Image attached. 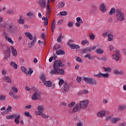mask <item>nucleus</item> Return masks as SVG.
Listing matches in <instances>:
<instances>
[{
    "label": "nucleus",
    "mask_w": 126,
    "mask_h": 126,
    "mask_svg": "<svg viewBox=\"0 0 126 126\" xmlns=\"http://www.w3.org/2000/svg\"><path fill=\"white\" fill-rule=\"evenodd\" d=\"M112 57H113V59L114 60V61H119V56L116 55H113L112 56Z\"/></svg>",
    "instance_id": "obj_39"
},
{
    "label": "nucleus",
    "mask_w": 126,
    "mask_h": 126,
    "mask_svg": "<svg viewBox=\"0 0 126 126\" xmlns=\"http://www.w3.org/2000/svg\"><path fill=\"white\" fill-rule=\"evenodd\" d=\"M60 66H61V67H64V64H63L61 61H55L53 64V67L54 69H51V72H50L51 75H54V74L57 73V69L58 67H60Z\"/></svg>",
    "instance_id": "obj_1"
},
{
    "label": "nucleus",
    "mask_w": 126,
    "mask_h": 126,
    "mask_svg": "<svg viewBox=\"0 0 126 126\" xmlns=\"http://www.w3.org/2000/svg\"><path fill=\"white\" fill-rule=\"evenodd\" d=\"M56 28V25L52 24L51 25V30L52 33H54V30H55V29Z\"/></svg>",
    "instance_id": "obj_51"
},
{
    "label": "nucleus",
    "mask_w": 126,
    "mask_h": 126,
    "mask_svg": "<svg viewBox=\"0 0 126 126\" xmlns=\"http://www.w3.org/2000/svg\"><path fill=\"white\" fill-rule=\"evenodd\" d=\"M41 36L42 39H43V40L44 41H45L46 40V37L45 36V34L44 33H42V34H41Z\"/></svg>",
    "instance_id": "obj_61"
},
{
    "label": "nucleus",
    "mask_w": 126,
    "mask_h": 126,
    "mask_svg": "<svg viewBox=\"0 0 126 126\" xmlns=\"http://www.w3.org/2000/svg\"><path fill=\"white\" fill-rule=\"evenodd\" d=\"M25 34L27 37H28L29 40H33V35L30 32H25Z\"/></svg>",
    "instance_id": "obj_18"
},
{
    "label": "nucleus",
    "mask_w": 126,
    "mask_h": 126,
    "mask_svg": "<svg viewBox=\"0 0 126 126\" xmlns=\"http://www.w3.org/2000/svg\"><path fill=\"white\" fill-rule=\"evenodd\" d=\"M39 3L42 8L46 7V0H39Z\"/></svg>",
    "instance_id": "obj_10"
},
{
    "label": "nucleus",
    "mask_w": 126,
    "mask_h": 126,
    "mask_svg": "<svg viewBox=\"0 0 126 126\" xmlns=\"http://www.w3.org/2000/svg\"><path fill=\"white\" fill-rule=\"evenodd\" d=\"M81 52L82 54H88V53H90V52H92V48L86 47V48L82 50Z\"/></svg>",
    "instance_id": "obj_9"
},
{
    "label": "nucleus",
    "mask_w": 126,
    "mask_h": 126,
    "mask_svg": "<svg viewBox=\"0 0 126 126\" xmlns=\"http://www.w3.org/2000/svg\"><path fill=\"white\" fill-rule=\"evenodd\" d=\"M11 49L12 50V53L14 57H16L17 56V51L16 49H14L13 46H10Z\"/></svg>",
    "instance_id": "obj_17"
},
{
    "label": "nucleus",
    "mask_w": 126,
    "mask_h": 126,
    "mask_svg": "<svg viewBox=\"0 0 126 126\" xmlns=\"http://www.w3.org/2000/svg\"><path fill=\"white\" fill-rule=\"evenodd\" d=\"M25 115L26 117H29V118H32V116H31V115H30V113L27 112L25 113Z\"/></svg>",
    "instance_id": "obj_52"
},
{
    "label": "nucleus",
    "mask_w": 126,
    "mask_h": 126,
    "mask_svg": "<svg viewBox=\"0 0 126 126\" xmlns=\"http://www.w3.org/2000/svg\"><path fill=\"white\" fill-rule=\"evenodd\" d=\"M116 12V9L115 8H112L110 12L108 13L109 15H113Z\"/></svg>",
    "instance_id": "obj_30"
},
{
    "label": "nucleus",
    "mask_w": 126,
    "mask_h": 126,
    "mask_svg": "<svg viewBox=\"0 0 126 126\" xmlns=\"http://www.w3.org/2000/svg\"><path fill=\"white\" fill-rule=\"evenodd\" d=\"M61 92H63V93H65L67 92L69 90V86L68 85V84L67 83H66L64 85H63V87L61 88Z\"/></svg>",
    "instance_id": "obj_6"
},
{
    "label": "nucleus",
    "mask_w": 126,
    "mask_h": 126,
    "mask_svg": "<svg viewBox=\"0 0 126 126\" xmlns=\"http://www.w3.org/2000/svg\"><path fill=\"white\" fill-rule=\"evenodd\" d=\"M26 75H30V74H32L33 73V70H32V68H30L29 71L26 73Z\"/></svg>",
    "instance_id": "obj_40"
},
{
    "label": "nucleus",
    "mask_w": 126,
    "mask_h": 126,
    "mask_svg": "<svg viewBox=\"0 0 126 126\" xmlns=\"http://www.w3.org/2000/svg\"><path fill=\"white\" fill-rule=\"evenodd\" d=\"M81 79H82V77L78 76L77 77L76 79L77 82H78V83H80V82H81Z\"/></svg>",
    "instance_id": "obj_55"
},
{
    "label": "nucleus",
    "mask_w": 126,
    "mask_h": 126,
    "mask_svg": "<svg viewBox=\"0 0 126 126\" xmlns=\"http://www.w3.org/2000/svg\"><path fill=\"white\" fill-rule=\"evenodd\" d=\"M2 75H5L6 74V71L4 69H2L1 71Z\"/></svg>",
    "instance_id": "obj_62"
},
{
    "label": "nucleus",
    "mask_w": 126,
    "mask_h": 126,
    "mask_svg": "<svg viewBox=\"0 0 126 126\" xmlns=\"http://www.w3.org/2000/svg\"><path fill=\"white\" fill-rule=\"evenodd\" d=\"M75 59L77 62H78L79 63H82V59H81V58H80V57H75Z\"/></svg>",
    "instance_id": "obj_47"
},
{
    "label": "nucleus",
    "mask_w": 126,
    "mask_h": 126,
    "mask_svg": "<svg viewBox=\"0 0 126 126\" xmlns=\"http://www.w3.org/2000/svg\"><path fill=\"white\" fill-rule=\"evenodd\" d=\"M59 68L60 67H58L57 69V74H59V75H63L64 74V70Z\"/></svg>",
    "instance_id": "obj_15"
},
{
    "label": "nucleus",
    "mask_w": 126,
    "mask_h": 126,
    "mask_svg": "<svg viewBox=\"0 0 126 126\" xmlns=\"http://www.w3.org/2000/svg\"><path fill=\"white\" fill-rule=\"evenodd\" d=\"M59 15H61V16H65V15H67V12L65 11H63L62 12H60L59 13Z\"/></svg>",
    "instance_id": "obj_38"
},
{
    "label": "nucleus",
    "mask_w": 126,
    "mask_h": 126,
    "mask_svg": "<svg viewBox=\"0 0 126 126\" xmlns=\"http://www.w3.org/2000/svg\"><path fill=\"white\" fill-rule=\"evenodd\" d=\"M27 16H28L30 18H32L34 16V13L32 12H29L27 14Z\"/></svg>",
    "instance_id": "obj_36"
},
{
    "label": "nucleus",
    "mask_w": 126,
    "mask_h": 126,
    "mask_svg": "<svg viewBox=\"0 0 126 126\" xmlns=\"http://www.w3.org/2000/svg\"><path fill=\"white\" fill-rule=\"evenodd\" d=\"M21 69L22 71H23V72H25V73H26V72L27 71V69H26V68L24 66H23L21 68Z\"/></svg>",
    "instance_id": "obj_54"
},
{
    "label": "nucleus",
    "mask_w": 126,
    "mask_h": 126,
    "mask_svg": "<svg viewBox=\"0 0 126 126\" xmlns=\"http://www.w3.org/2000/svg\"><path fill=\"white\" fill-rule=\"evenodd\" d=\"M126 105H120L118 106V111H124L126 110Z\"/></svg>",
    "instance_id": "obj_24"
},
{
    "label": "nucleus",
    "mask_w": 126,
    "mask_h": 126,
    "mask_svg": "<svg viewBox=\"0 0 126 126\" xmlns=\"http://www.w3.org/2000/svg\"><path fill=\"white\" fill-rule=\"evenodd\" d=\"M44 83V85L46 86L47 87H52V82L51 81H48L47 82L45 81V82Z\"/></svg>",
    "instance_id": "obj_25"
},
{
    "label": "nucleus",
    "mask_w": 126,
    "mask_h": 126,
    "mask_svg": "<svg viewBox=\"0 0 126 126\" xmlns=\"http://www.w3.org/2000/svg\"><path fill=\"white\" fill-rule=\"evenodd\" d=\"M89 101L88 100H84L80 102L79 106L81 109H86L88 106Z\"/></svg>",
    "instance_id": "obj_5"
},
{
    "label": "nucleus",
    "mask_w": 126,
    "mask_h": 126,
    "mask_svg": "<svg viewBox=\"0 0 126 126\" xmlns=\"http://www.w3.org/2000/svg\"><path fill=\"white\" fill-rule=\"evenodd\" d=\"M37 40V38H36V36H34L33 39V41H32L31 43H30V45L29 46L30 48H32V46H34V44H35V43H36V41Z\"/></svg>",
    "instance_id": "obj_22"
},
{
    "label": "nucleus",
    "mask_w": 126,
    "mask_h": 126,
    "mask_svg": "<svg viewBox=\"0 0 126 126\" xmlns=\"http://www.w3.org/2000/svg\"><path fill=\"white\" fill-rule=\"evenodd\" d=\"M105 115H106V111L102 110L97 113V117H98V118H103Z\"/></svg>",
    "instance_id": "obj_14"
},
{
    "label": "nucleus",
    "mask_w": 126,
    "mask_h": 126,
    "mask_svg": "<svg viewBox=\"0 0 126 126\" xmlns=\"http://www.w3.org/2000/svg\"><path fill=\"white\" fill-rule=\"evenodd\" d=\"M39 99H41V94H40V92H36L32 96V99L39 100Z\"/></svg>",
    "instance_id": "obj_7"
},
{
    "label": "nucleus",
    "mask_w": 126,
    "mask_h": 126,
    "mask_svg": "<svg viewBox=\"0 0 126 126\" xmlns=\"http://www.w3.org/2000/svg\"><path fill=\"white\" fill-rule=\"evenodd\" d=\"M84 57H85V59H87V58H88V59L90 60V61L91 60H93L94 59V57L91 56V55L90 54H87Z\"/></svg>",
    "instance_id": "obj_35"
},
{
    "label": "nucleus",
    "mask_w": 126,
    "mask_h": 126,
    "mask_svg": "<svg viewBox=\"0 0 126 126\" xmlns=\"http://www.w3.org/2000/svg\"><path fill=\"white\" fill-rule=\"evenodd\" d=\"M100 10L101 11L102 13H105L106 12L107 9H106V6L104 4L102 3L100 6Z\"/></svg>",
    "instance_id": "obj_12"
},
{
    "label": "nucleus",
    "mask_w": 126,
    "mask_h": 126,
    "mask_svg": "<svg viewBox=\"0 0 126 126\" xmlns=\"http://www.w3.org/2000/svg\"><path fill=\"white\" fill-rule=\"evenodd\" d=\"M119 126H126V124L125 123H122L119 124Z\"/></svg>",
    "instance_id": "obj_64"
},
{
    "label": "nucleus",
    "mask_w": 126,
    "mask_h": 126,
    "mask_svg": "<svg viewBox=\"0 0 126 126\" xmlns=\"http://www.w3.org/2000/svg\"><path fill=\"white\" fill-rule=\"evenodd\" d=\"M1 27H6L7 29H8L9 32H13L16 31V27L15 26H13V24L12 23L10 22H7V23H6L5 24H2L1 25Z\"/></svg>",
    "instance_id": "obj_2"
},
{
    "label": "nucleus",
    "mask_w": 126,
    "mask_h": 126,
    "mask_svg": "<svg viewBox=\"0 0 126 126\" xmlns=\"http://www.w3.org/2000/svg\"><path fill=\"white\" fill-rule=\"evenodd\" d=\"M10 65L12 66H13L14 68L15 69H17V67H18V66H17V64H16V63H15V62H13V61H12L11 62V63H10Z\"/></svg>",
    "instance_id": "obj_34"
},
{
    "label": "nucleus",
    "mask_w": 126,
    "mask_h": 126,
    "mask_svg": "<svg viewBox=\"0 0 126 126\" xmlns=\"http://www.w3.org/2000/svg\"><path fill=\"white\" fill-rule=\"evenodd\" d=\"M40 79H41V80H42L43 83L44 82H46V77L44 74H42L41 75Z\"/></svg>",
    "instance_id": "obj_27"
},
{
    "label": "nucleus",
    "mask_w": 126,
    "mask_h": 126,
    "mask_svg": "<svg viewBox=\"0 0 126 126\" xmlns=\"http://www.w3.org/2000/svg\"><path fill=\"white\" fill-rule=\"evenodd\" d=\"M75 105V102H72L70 104H68V108H71V107H73Z\"/></svg>",
    "instance_id": "obj_50"
},
{
    "label": "nucleus",
    "mask_w": 126,
    "mask_h": 126,
    "mask_svg": "<svg viewBox=\"0 0 126 126\" xmlns=\"http://www.w3.org/2000/svg\"><path fill=\"white\" fill-rule=\"evenodd\" d=\"M76 21L79 23H83V21H82V19H81V17H77Z\"/></svg>",
    "instance_id": "obj_43"
},
{
    "label": "nucleus",
    "mask_w": 126,
    "mask_h": 126,
    "mask_svg": "<svg viewBox=\"0 0 126 126\" xmlns=\"http://www.w3.org/2000/svg\"><path fill=\"white\" fill-rule=\"evenodd\" d=\"M69 47L72 49V50L80 48V46H79V45L75 44H69Z\"/></svg>",
    "instance_id": "obj_13"
},
{
    "label": "nucleus",
    "mask_w": 126,
    "mask_h": 126,
    "mask_svg": "<svg viewBox=\"0 0 126 126\" xmlns=\"http://www.w3.org/2000/svg\"><path fill=\"white\" fill-rule=\"evenodd\" d=\"M10 54H11V52H10V48H7L6 55L7 57L6 58H9L10 57Z\"/></svg>",
    "instance_id": "obj_29"
},
{
    "label": "nucleus",
    "mask_w": 126,
    "mask_h": 126,
    "mask_svg": "<svg viewBox=\"0 0 126 126\" xmlns=\"http://www.w3.org/2000/svg\"><path fill=\"white\" fill-rule=\"evenodd\" d=\"M57 42L58 43H61V42H62V32L61 33V34L59 35L58 38L57 39Z\"/></svg>",
    "instance_id": "obj_48"
},
{
    "label": "nucleus",
    "mask_w": 126,
    "mask_h": 126,
    "mask_svg": "<svg viewBox=\"0 0 126 126\" xmlns=\"http://www.w3.org/2000/svg\"><path fill=\"white\" fill-rule=\"evenodd\" d=\"M57 55H61V56H63V55H65V52L63 50H59L56 51Z\"/></svg>",
    "instance_id": "obj_20"
},
{
    "label": "nucleus",
    "mask_w": 126,
    "mask_h": 126,
    "mask_svg": "<svg viewBox=\"0 0 126 126\" xmlns=\"http://www.w3.org/2000/svg\"><path fill=\"white\" fill-rule=\"evenodd\" d=\"M38 116H41L44 119H48L49 115L46 116V115L41 113V114H39Z\"/></svg>",
    "instance_id": "obj_46"
},
{
    "label": "nucleus",
    "mask_w": 126,
    "mask_h": 126,
    "mask_svg": "<svg viewBox=\"0 0 126 126\" xmlns=\"http://www.w3.org/2000/svg\"><path fill=\"white\" fill-rule=\"evenodd\" d=\"M19 24H24V19H22V16H19V19L18 21Z\"/></svg>",
    "instance_id": "obj_26"
},
{
    "label": "nucleus",
    "mask_w": 126,
    "mask_h": 126,
    "mask_svg": "<svg viewBox=\"0 0 126 126\" xmlns=\"http://www.w3.org/2000/svg\"><path fill=\"white\" fill-rule=\"evenodd\" d=\"M68 27H72V26H73V23H72V22H69L68 23Z\"/></svg>",
    "instance_id": "obj_60"
},
{
    "label": "nucleus",
    "mask_w": 126,
    "mask_h": 126,
    "mask_svg": "<svg viewBox=\"0 0 126 126\" xmlns=\"http://www.w3.org/2000/svg\"><path fill=\"white\" fill-rule=\"evenodd\" d=\"M90 37L91 40H95V35L93 33H90Z\"/></svg>",
    "instance_id": "obj_49"
},
{
    "label": "nucleus",
    "mask_w": 126,
    "mask_h": 126,
    "mask_svg": "<svg viewBox=\"0 0 126 126\" xmlns=\"http://www.w3.org/2000/svg\"><path fill=\"white\" fill-rule=\"evenodd\" d=\"M37 110L38 111L35 112L36 115L39 116V115H42L43 112H44V107L43 106H38L37 107Z\"/></svg>",
    "instance_id": "obj_8"
},
{
    "label": "nucleus",
    "mask_w": 126,
    "mask_h": 126,
    "mask_svg": "<svg viewBox=\"0 0 126 126\" xmlns=\"http://www.w3.org/2000/svg\"><path fill=\"white\" fill-rule=\"evenodd\" d=\"M5 39L6 40H7V41H8V42H9L11 44H13V41H12V39H11V38L8 36H5Z\"/></svg>",
    "instance_id": "obj_37"
},
{
    "label": "nucleus",
    "mask_w": 126,
    "mask_h": 126,
    "mask_svg": "<svg viewBox=\"0 0 126 126\" xmlns=\"http://www.w3.org/2000/svg\"><path fill=\"white\" fill-rule=\"evenodd\" d=\"M3 80H4V81H5V82H8V83H11V80L10 79V77L8 76L3 77Z\"/></svg>",
    "instance_id": "obj_16"
},
{
    "label": "nucleus",
    "mask_w": 126,
    "mask_h": 126,
    "mask_svg": "<svg viewBox=\"0 0 126 126\" xmlns=\"http://www.w3.org/2000/svg\"><path fill=\"white\" fill-rule=\"evenodd\" d=\"M116 16L117 20L119 21H124L125 20V14L121 11H116Z\"/></svg>",
    "instance_id": "obj_4"
},
{
    "label": "nucleus",
    "mask_w": 126,
    "mask_h": 126,
    "mask_svg": "<svg viewBox=\"0 0 126 126\" xmlns=\"http://www.w3.org/2000/svg\"><path fill=\"white\" fill-rule=\"evenodd\" d=\"M108 41H113V35H112L111 34H109L108 35Z\"/></svg>",
    "instance_id": "obj_44"
},
{
    "label": "nucleus",
    "mask_w": 126,
    "mask_h": 126,
    "mask_svg": "<svg viewBox=\"0 0 126 126\" xmlns=\"http://www.w3.org/2000/svg\"><path fill=\"white\" fill-rule=\"evenodd\" d=\"M80 109H81V108L79 106V104H77L74 106L72 112L73 113H76L77 112H79V111H80Z\"/></svg>",
    "instance_id": "obj_11"
},
{
    "label": "nucleus",
    "mask_w": 126,
    "mask_h": 126,
    "mask_svg": "<svg viewBox=\"0 0 126 126\" xmlns=\"http://www.w3.org/2000/svg\"><path fill=\"white\" fill-rule=\"evenodd\" d=\"M95 53L96 54H98V55H102V54L104 53V50H102L100 48H98L96 50Z\"/></svg>",
    "instance_id": "obj_28"
},
{
    "label": "nucleus",
    "mask_w": 126,
    "mask_h": 126,
    "mask_svg": "<svg viewBox=\"0 0 126 126\" xmlns=\"http://www.w3.org/2000/svg\"><path fill=\"white\" fill-rule=\"evenodd\" d=\"M87 40H86V39L82 40L81 42L82 45H86V44H87Z\"/></svg>",
    "instance_id": "obj_59"
},
{
    "label": "nucleus",
    "mask_w": 126,
    "mask_h": 126,
    "mask_svg": "<svg viewBox=\"0 0 126 126\" xmlns=\"http://www.w3.org/2000/svg\"><path fill=\"white\" fill-rule=\"evenodd\" d=\"M6 97L5 95L1 94L0 95V100H4Z\"/></svg>",
    "instance_id": "obj_57"
},
{
    "label": "nucleus",
    "mask_w": 126,
    "mask_h": 126,
    "mask_svg": "<svg viewBox=\"0 0 126 126\" xmlns=\"http://www.w3.org/2000/svg\"><path fill=\"white\" fill-rule=\"evenodd\" d=\"M64 7V2L62 1L60 2L58 4V8H63V7Z\"/></svg>",
    "instance_id": "obj_23"
},
{
    "label": "nucleus",
    "mask_w": 126,
    "mask_h": 126,
    "mask_svg": "<svg viewBox=\"0 0 126 126\" xmlns=\"http://www.w3.org/2000/svg\"><path fill=\"white\" fill-rule=\"evenodd\" d=\"M8 13L9 14H13V13H14V9H12V10H9L7 11Z\"/></svg>",
    "instance_id": "obj_56"
},
{
    "label": "nucleus",
    "mask_w": 126,
    "mask_h": 126,
    "mask_svg": "<svg viewBox=\"0 0 126 126\" xmlns=\"http://www.w3.org/2000/svg\"><path fill=\"white\" fill-rule=\"evenodd\" d=\"M66 83V82H64V81L63 79H61L59 82V86H63V85H64Z\"/></svg>",
    "instance_id": "obj_31"
},
{
    "label": "nucleus",
    "mask_w": 126,
    "mask_h": 126,
    "mask_svg": "<svg viewBox=\"0 0 126 126\" xmlns=\"http://www.w3.org/2000/svg\"><path fill=\"white\" fill-rule=\"evenodd\" d=\"M94 76L95 77H97L98 78H100V77H102V73H99L98 74H94Z\"/></svg>",
    "instance_id": "obj_45"
},
{
    "label": "nucleus",
    "mask_w": 126,
    "mask_h": 126,
    "mask_svg": "<svg viewBox=\"0 0 126 126\" xmlns=\"http://www.w3.org/2000/svg\"><path fill=\"white\" fill-rule=\"evenodd\" d=\"M12 90L14 91V92H15V93H17V92H18V90H17V88L15 87H13L12 89Z\"/></svg>",
    "instance_id": "obj_58"
},
{
    "label": "nucleus",
    "mask_w": 126,
    "mask_h": 126,
    "mask_svg": "<svg viewBox=\"0 0 126 126\" xmlns=\"http://www.w3.org/2000/svg\"><path fill=\"white\" fill-rule=\"evenodd\" d=\"M109 50L110 51H114V46H113L112 45H110L109 46Z\"/></svg>",
    "instance_id": "obj_63"
},
{
    "label": "nucleus",
    "mask_w": 126,
    "mask_h": 126,
    "mask_svg": "<svg viewBox=\"0 0 126 126\" xmlns=\"http://www.w3.org/2000/svg\"><path fill=\"white\" fill-rule=\"evenodd\" d=\"M20 119V115H18L17 117H16V118L15 119V120H14L15 124H16L17 125H18V124H19Z\"/></svg>",
    "instance_id": "obj_32"
},
{
    "label": "nucleus",
    "mask_w": 126,
    "mask_h": 126,
    "mask_svg": "<svg viewBox=\"0 0 126 126\" xmlns=\"http://www.w3.org/2000/svg\"><path fill=\"white\" fill-rule=\"evenodd\" d=\"M101 77H104V78H108V77H109V74H108V73H101Z\"/></svg>",
    "instance_id": "obj_41"
},
{
    "label": "nucleus",
    "mask_w": 126,
    "mask_h": 126,
    "mask_svg": "<svg viewBox=\"0 0 126 126\" xmlns=\"http://www.w3.org/2000/svg\"><path fill=\"white\" fill-rule=\"evenodd\" d=\"M120 121H121V118H114L111 119V122L112 124H117V123Z\"/></svg>",
    "instance_id": "obj_19"
},
{
    "label": "nucleus",
    "mask_w": 126,
    "mask_h": 126,
    "mask_svg": "<svg viewBox=\"0 0 126 126\" xmlns=\"http://www.w3.org/2000/svg\"><path fill=\"white\" fill-rule=\"evenodd\" d=\"M16 117H17V114H15L12 115L6 116V118L7 120H10V119H14V118H16Z\"/></svg>",
    "instance_id": "obj_21"
},
{
    "label": "nucleus",
    "mask_w": 126,
    "mask_h": 126,
    "mask_svg": "<svg viewBox=\"0 0 126 126\" xmlns=\"http://www.w3.org/2000/svg\"><path fill=\"white\" fill-rule=\"evenodd\" d=\"M102 69H104V71H107L108 72H110L111 71V68L110 67L106 68L105 67H103Z\"/></svg>",
    "instance_id": "obj_42"
},
{
    "label": "nucleus",
    "mask_w": 126,
    "mask_h": 126,
    "mask_svg": "<svg viewBox=\"0 0 126 126\" xmlns=\"http://www.w3.org/2000/svg\"><path fill=\"white\" fill-rule=\"evenodd\" d=\"M12 109V107L11 106H8V108L6 109L5 111L6 112L8 113V112H10L11 110Z\"/></svg>",
    "instance_id": "obj_53"
},
{
    "label": "nucleus",
    "mask_w": 126,
    "mask_h": 126,
    "mask_svg": "<svg viewBox=\"0 0 126 126\" xmlns=\"http://www.w3.org/2000/svg\"><path fill=\"white\" fill-rule=\"evenodd\" d=\"M83 80L87 84H90V85H97V81L92 78L84 77Z\"/></svg>",
    "instance_id": "obj_3"
},
{
    "label": "nucleus",
    "mask_w": 126,
    "mask_h": 126,
    "mask_svg": "<svg viewBox=\"0 0 126 126\" xmlns=\"http://www.w3.org/2000/svg\"><path fill=\"white\" fill-rule=\"evenodd\" d=\"M114 72L115 74L117 75H121L124 73V72L123 71H119L117 69L114 70Z\"/></svg>",
    "instance_id": "obj_33"
}]
</instances>
